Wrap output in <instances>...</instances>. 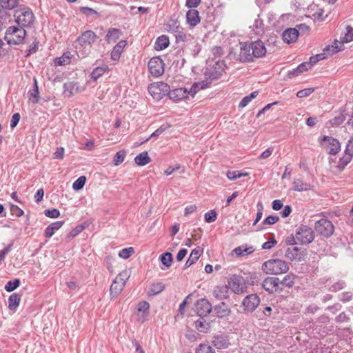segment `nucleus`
<instances>
[{
    "mask_svg": "<svg viewBox=\"0 0 353 353\" xmlns=\"http://www.w3.org/2000/svg\"><path fill=\"white\" fill-rule=\"evenodd\" d=\"M21 301V296L17 293L12 294L8 298V308L10 310L15 311Z\"/></svg>",
    "mask_w": 353,
    "mask_h": 353,
    "instance_id": "30",
    "label": "nucleus"
},
{
    "mask_svg": "<svg viewBox=\"0 0 353 353\" xmlns=\"http://www.w3.org/2000/svg\"><path fill=\"white\" fill-rule=\"evenodd\" d=\"M168 97L172 101H181L188 97V90L185 88H179L173 90L170 89Z\"/></svg>",
    "mask_w": 353,
    "mask_h": 353,
    "instance_id": "19",
    "label": "nucleus"
},
{
    "mask_svg": "<svg viewBox=\"0 0 353 353\" xmlns=\"http://www.w3.org/2000/svg\"><path fill=\"white\" fill-rule=\"evenodd\" d=\"M314 91V88H308L299 90L296 93V97L299 98H303L310 96Z\"/></svg>",
    "mask_w": 353,
    "mask_h": 353,
    "instance_id": "58",
    "label": "nucleus"
},
{
    "mask_svg": "<svg viewBox=\"0 0 353 353\" xmlns=\"http://www.w3.org/2000/svg\"><path fill=\"white\" fill-rule=\"evenodd\" d=\"M43 213L49 218H58L60 216L59 210L56 208L45 210Z\"/></svg>",
    "mask_w": 353,
    "mask_h": 353,
    "instance_id": "55",
    "label": "nucleus"
},
{
    "mask_svg": "<svg viewBox=\"0 0 353 353\" xmlns=\"http://www.w3.org/2000/svg\"><path fill=\"white\" fill-rule=\"evenodd\" d=\"M39 42L37 39H35L33 43L30 46L28 50L26 51V57L30 56L32 54L35 53L39 48Z\"/></svg>",
    "mask_w": 353,
    "mask_h": 353,
    "instance_id": "60",
    "label": "nucleus"
},
{
    "mask_svg": "<svg viewBox=\"0 0 353 353\" xmlns=\"http://www.w3.org/2000/svg\"><path fill=\"white\" fill-rule=\"evenodd\" d=\"M294 283V276L292 274H290L284 276L282 280H280V287H288L291 288Z\"/></svg>",
    "mask_w": 353,
    "mask_h": 353,
    "instance_id": "42",
    "label": "nucleus"
},
{
    "mask_svg": "<svg viewBox=\"0 0 353 353\" xmlns=\"http://www.w3.org/2000/svg\"><path fill=\"white\" fill-rule=\"evenodd\" d=\"M14 17L18 27L23 29L30 27L34 21V14L32 10L26 6L17 9L14 12Z\"/></svg>",
    "mask_w": 353,
    "mask_h": 353,
    "instance_id": "1",
    "label": "nucleus"
},
{
    "mask_svg": "<svg viewBox=\"0 0 353 353\" xmlns=\"http://www.w3.org/2000/svg\"><path fill=\"white\" fill-rule=\"evenodd\" d=\"M225 67L226 65L224 61L219 60L211 68L205 71V77L210 81L218 79L222 76Z\"/></svg>",
    "mask_w": 353,
    "mask_h": 353,
    "instance_id": "10",
    "label": "nucleus"
},
{
    "mask_svg": "<svg viewBox=\"0 0 353 353\" xmlns=\"http://www.w3.org/2000/svg\"><path fill=\"white\" fill-rule=\"evenodd\" d=\"M182 28L177 20H170L166 24V29L168 32L174 34L179 31Z\"/></svg>",
    "mask_w": 353,
    "mask_h": 353,
    "instance_id": "41",
    "label": "nucleus"
},
{
    "mask_svg": "<svg viewBox=\"0 0 353 353\" xmlns=\"http://www.w3.org/2000/svg\"><path fill=\"white\" fill-rule=\"evenodd\" d=\"M293 190L297 192H303L310 190L311 185L309 183H304L300 179H295L293 181Z\"/></svg>",
    "mask_w": 353,
    "mask_h": 353,
    "instance_id": "31",
    "label": "nucleus"
},
{
    "mask_svg": "<svg viewBox=\"0 0 353 353\" xmlns=\"http://www.w3.org/2000/svg\"><path fill=\"white\" fill-rule=\"evenodd\" d=\"M204 218L205 222L212 223L216 221L217 218V214L215 210H212L205 214Z\"/></svg>",
    "mask_w": 353,
    "mask_h": 353,
    "instance_id": "52",
    "label": "nucleus"
},
{
    "mask_svg": "<svg viewBox=\"0 0 353 353\" xmlns=\"http://www.w3.org/2000/svg\"><path fill=\"white\" fill-rule=\"evenodd\" d=\"M150 305L147 301H141L138 304L137 310L143 312V314L148 313Z\"/></svg>",
    "mask_w": 353,
    "mask_h": 353,
    "instance_id": "64",
    "label": "nucleus"
},
{
    "mask_svg": "<svg viewBox=\"0 0 353 353\" xmlns=\"http://www.w3.org/2000/svg\"><path fill=\"white\" fill-rule=\"evenodd\" d=\"M345 286V283L343 281H339L334 283L330 288V291L333 292H336L342 289H343Z\"/></svg>",
    "mask_w": 353,
    "mask_h": 353,
    "instance_id": "57",
    "label": "nucleus"
},
{
    "mask_svg": "<svg viewBox=\"0 0 353 353\" xmlns=\"http://www.w3.org/2000/svg\"><path fill=\"white\" fill-rule=\"evenodd\" d=\"M260 303V299L256 294H252L246 296L243 301L242 306L246 313L254 312Z\"/></svg>",
    "mask_w": 353,
    "mask_h": 353,
    "instance_id": "13",
    "label": "nucleus"
},
{
    "mask_svg": "<svg viewBox=\"0 0 353 353\" xmlns=\"http://www.w3.org/2000/svg\"><path fill=\"white\" fill-rule=\"evenodd\" d=\"M307 255L306 249L297 246L290 247L285 250V256L291 261H304Z\"/></svg>",
    "mask_w": 353,
    "mask_h": 353,
    "instance_id": "8",
    "label": "nucleus"
},
{
    "mask_svg": "<svg viewBox=\"0 0 353 353\" xmlns=\"http://www.w3.org/2000/svg\"><path fill=\"white\" fill-rule=\"evenodd\" d=\"M263 288L269 294L281 292L283 288L280 287V279L278 277H267L262 283Z\"/></svg>",
    "mask_w": 353,
    "mask_h": 353,
    "instance_id": "12",
    "label": "nucleus"
},
{
    "mask_svg": "<svg viewBox=\"0 0 353 353\" xmlns=\"http://www.w3.org/2000/svg\"><path fill=\"white\" fill-rule=\"evenodd\" d=\"M134 161L138 165L143 166L149 163L151 159L147 152H143L134 158Z\"/></svg>",
    "mask_w": 353,
    "mask_h": 353,
    "instance_id": "35",
    "label": "nucleus"
},
{
    "mask_svg": "<svg viewBox=\"0 0 353 353\" xmlns=\"http://www.w3.org/2000/svg\"><path fill=\"white\" fill-rule=\"evenodd\" d=\"M161 263L166 267H170L173 261L172 254L166 252L160 256Z\"/></svg>",
    "mask_w": 353,
    "mask_h": 353,
    "instance_id": "44",
    "label": "nucleus"
},
{
    "mask_svg": "<svg viewBox=\"0 0 353 353\" xmlns=\"http://www.w3.org/2000/svg\"><path fill=\"white\" fill-rule=\"evenodd\" d=\"M26 31L18 26H10L7 28L4 39L9 45H19L23 42Z\"/></svg>",
    "mask_w": 353,
    "mask_h": 353,
    "instance_id": "3",
    "label": "nucleus"
},
{
    "mask_svg": "<svg viewBox=\"0 0 353 353\" xmlns=\"http://www.w3.org/2000/svg\"><path fill=\"white\" fill-rule=\"evenodd\" d=\"M241 52L239 54V59L241 62H252L254 61V57L252 50L251 44L248 43H240Z\"/></svg>",
    "mask_w": 353,
    "mask_h": 353,
    "instance_id": "16",
    "label": "nucleus"
},
{
    "mask_svg": "<svg viewBox=\"0 0 353 353\" xmlns=\"http://www.w3.org/2000/svg\"><path fill=\"white\" fill-rule=\"evenodd\" d=\"M127 44L126 41L121 40L114 48L111 52V59L114 61L119 60L123 48Z\"/></svg>",
    "mask_w": 353,
    "mask_h": 353,
    "instance_id": "26",
    "label": "nucleus"
},
{
    "mask_svg": "<svg viewBox=\"0 0 353 353\" xmlns=\"http://www.w3.org/2000/svg\"><path fill=\"white\" fill-rule=\"evenodd\" d=\"M326 58L325 53H320L317 54L315 56H312L310 57L309 63L310 65L312 67L314 64L319 62L321 60H323Z\"/></svg>",
    "mask_w": 353,
    "mask_h": 353,
    "instance_id": "53",
    "label": "nucleus"
},
{
    "mask_svg": "<svg viewBox=\"0 0 353 353\" xmlns=\"http://www.w3.org/2000/svg\"><path fill=\"white\" fill-rule=\"evenodd\" d=\"M10 210L12 215H15L17 217H20L23 214V210H21L17 205L11 203L10 205Z\"/></svg>",
    "mask_w": 353,
    "mask_h": 353,
    "instance_id": "56",
    "label": "nucleus"
},
{
    "mask_svg": "<svg viewBox=\"0 0 353 353\" xmlns=\"http://www.w3.org/2000/svg\"><path fill=\"white\" fill-rule=\"evenodd\" d=\"M228 286L236 294H243L247 288L243 277L236 274L232 275L229 279Z\"/></svg>",
    "mask_w": 353,
    "mask_h": 353,
    "instance_id": "7",
    "label": "nucleus"
},
{
    "mask_svg": "<svg viewBox=\"0 0 353 353\" xmlns=\"http://www.w3.org/2000/svg\"><path fill=\"white\" fill-rule=\"evenodd\" d=\"M14 241H12L6 248L0 251V263L5 259L6 255L11 250Z\"/></svg>",
    "mask_w": 353,
    "mask_h": 353,
    "instance_id": "61",
    "label": "nucleus"
},
{
    "mask_svg": "<svg viewBox=\"0 0 353 353\" xmlns=\"http://www.w3.org/2000/svg\"><path fill=\"white\" fill-rule=\"evenodd\" d=\"M230 288L228 285H217L214 288L213 296L218 300H225L229 298Z\"/></svg>",
    "mask_w": 353,
    "mask_h": 353,
    "instance_id": "22",
    "label": "nucleus"
},
{
    "mask_svg": "<svg viewBox=\"0 0 353 353\" xmlns=\"http://www.w3.org/2000/svg\"><path fill=\"white\" fill-rule=\"evenodd\" d=\"M21 281L19 279H15L12 281H9L5 285V290L7 292H12L20 285Z\"/></svg>",
    "mask_w": 353,
    "mask_h": 353,
    "instance_id": "47",
    "label": "nucleus"
},
{
    "mask_svg": "<svg viewBox=\"0 0 353 353\" xmlns=\"http://www.w3.org/2000/svg\"><path fill=\"white\" fill-rule=\"evenodd\" d=\"M0 5L4 10H12L19 5V0H0Z\"/></svg>",
    "mask_w": 353,
    "mask_h": 353,
    "instance_id": "40",
    "label": "nucleus"
},
{
    "mask_svg": "<svg viewBox=\"0 0 353 353\" xmlns=\"http://www.w3.org/2000/svg\"><path fill=\"white\" fill-rule=\"evenodd\" d=\"M203 248L199 246L192 250L188 260L186 261L184 265L183 268L186 269L192 264L195 263L200 257V256L201 255V254L203 253Z\"/></svg>",
    "mask_w": 353,
    "mask_h": 353,
    "instance_id": "25",
    "label": "nucleus"
},
{
    "mask_svg": "<svg viewBox=\"0 0 353 353\" xmlns=\"http://www.w3.org/2000/svg\"><path fill=\"white\" fill-rule=\"evenodd\" d=\"M88 226V224L86 223H83L82 224H79L77 225L74 229H72L68 234V239L70 240L76 236H77L79 234H80L86 227Z\"/></svg>",
    "mask_w": 353,
    "mask_h": 353,
    "instance_id": "43",
    "label": "nucleus"
},
{
    "mask_svg": "<svg viewBox=\"0 0 353 353\" xmlns=\"http://www.w3.org/2000/svg\"><path fill=\"white\" fill-rule=\"evenodd\" d=\"M279 220V217L277 215H269L263 221V225H273Z\"/></svg>",
    "mask_w": 353,
    "mask_h": 353,
    "instance_id": "59",
    "label": "nucleus"
},
{
    "mask_svg": "<svg viewBox=\"0 0 353 353\" xmlns=\"http://www.w3.org/2000/svg\"><path fill=\"white\" fill-rule=\"evenodd\" d=\"M124 283H120L117 278H115L110 286V294L112 297H116L123 291L125 287Z\"/></svg>",
    "mask_w": 353,
    "mask_h": 353,
    "instance_id": "27",
    "label": "nucleus"
},
{
    "mask_svg": "<svg viewBox=\"0 0 353 353\" xmlns=\"http://www.w3.org/2000/svg\"><path fill=\"white\" fill-rule=\"evenodd\" d=\"M347 32L345 33L343 39V43H349L353 41V28L350 26H347L346 28Z\"/></svg>",
    "mask_w": 353,
    "mask_h": 353,
    "instance_id": "54",
    "label": "nucleus"
},
{
    "mask_svg": "<svg viewBox=\"0 0 353 353\" xmlns=\"http://www.w3.org/2000/svg\"><path fill=\"white\" fill-rule=\"evenodd\" d=\"M121 35V30L118 28H110L105 36V40L108 43L116 42Z\"/></svg>",
    "mask_w": 353,
    "mask_h": 353,
    "instance_id": "29",
    "label": "nucleus"
},
{
    "mask_svg": "<svg viewBox=\"0 0 353 353\" xmlns=\"http://www.w3.org/2000/svg\"><path fill=\"white\" fill-rule=\"evenodd\" d=\"M169 39L165 35L159 37L155 42L154 48L157 50H162L169 46Z\"/></svg>",
    "mask_w": 353,
    "mask_h": 353,
    "instance_id": "32",
    "label": "nucleus"
},
{
    "mask_svg": "<svg viewBox=\"0 0 353 353\" xmlns=\"http://www.w3.org/2000/svg\"><path fill=\"white\" fill-rule=\"evenodd\" d=\"M86 182V177L85 176H79L72 184L73 190L79 191L81 190Z\"/></svg>",
    "mask_w": 353,
    "mask_h": 353,
    "instance_id": "46",
    "label": "nucleus"
},
{
    "mask_svg": "<svg viewBox=\"0 0 353 353\" xmlns=\"http://www.w3.org/2000/svg\"><path fill=\"white\" fill-rule=\"evenodd\" d=\"M212 310L210 302L206 299H200L194 304V311L200 317L206 316Z\"/></svg>",
    "mask_w": 353,
    "mask_h": 353,
    "instance_id": "14",
    "label": "nucleus"
},
{
    "mask_svg": "<svg viewBox=\"0 0 353 353\" xmlns=\"http://www.w3.org/2000/svg\"><path fill=\"white\" fill-rule=\"evenodd\" d=\"M148 69L153 77H160L164 72V62L159 57H153L148 62Z\"/></svg>",
    "mask_w": 353,
    "mask_h": 353,
    "instance_id": "11",
    "label": "nucleus"
},
{
    "mask_svg": "<svg viewBox=\"0 0 353 353\" xmlns=\"http://www.w3.org/2000/svg\"><path fill=\"white\" fill-rule=\"evenodd\" d=\"M148 92L156 100H160L165 96H168L170 85L163 82H157L150 84Z\"/></svg>",
    "mask_w": 353,
    "mask_h": 353,
    "instance_id": "4",
    "label": "nucleus"
},
{
    "mask_svg": "<svg viewBox=\"0 0 353 353\" xmlns=\"http://www.w3.org/2000/svg\"><path fill=\"white\" fill-rule=\"evenodd\" d=\"M298 37L299 31L296 28H288L282 34L283 41L288 44L295 42Z\"/></svg>",
    "mask_w": 353,
    "mask_h": 353,
    "instance_id": "23",
    "label": "nucleus"
},
{
    "mask_svg": "<svg viewBox=\"0 0 353 353\" xmlns=\"http://www.w3.org/2000/svg\"><path fill=\"white\" fill-rule=\"evenodd\" d=\"M353 155L345 151V154L339 159L337 168L340 170H343L345 167L352 161Z\"/></svg>",
    "mask_w": 353,
    "mask_h": 353,
    "instance_id": "37",
    "label": "nucleus"
},
{
    "mask_svg": "<svg viewBox=\"0 0 353 353\" xmlns=\"http://www.w3.org/2000/svg\"><path fill=\"white\" fill-rule=\"evenodd\" d=\"M321 144L326 149L329 154L335 155L341 150V143L332 137L324 136L321 139Z\"/></svg>",
    "mask_w": 353,
    "mask_h": 353,
    "instance_id": "9",
    "label": "nucleus"
},
{
    "mask_svg": "<svg viewBox=\"0 0 353 353\" xmlns=\"http://www.w3.org/2000/svg\"><path fill=\"white\" fill-rule=\"evenodd\" d=\"M212 343L216 349L228 348L230 344L229 337L225 334L214 336Z\"/></svg>",
    "mask_w": 353,
    "mask_h": 353,
    "instance_id": "20",
    "label": "nucleus"
},
{
    "mask_svg": "<svg viewBox=\"0 0 353 353\" xmlns=\"http://www.w3.org/2000/svg\"><path fill=\"white\" fill-rule=\"evenodd\" d=\"M187 23L191 27H195L200 23L199 12L195 9H190L186 13Z\"/></svg>",
    "mask_w": 353,
    "mask_h": 353,
    "instance_id": "24",
    "label": "nucleus"
},
{
    "mask_svg": "<svg viewBox=\"0 0 353 353\" xmlns=\"http://www.w3.org/2000/svg\"><path fill=\"white\" fill-rule=\"evenodd\" d=\"M196 328L201 332H208L210 329V323H206L203 317H200L199 319L195 321Z\"/></svg>",
    "mask_w": 353,
    "mask_h": 353,
    "instance_id": "39",
    "label": "nucleus"
},
{
    "mask_svg": "<svg viewBox=\"0 0 353 353\" xmlns=\"http://www.w3.org/2000/svg\"><path fill=\"white\" fill-rule=\"evenodd\" d=\"M80 12L86 15V16H92L93 14H96L97 16H99V13L94 10V9L91 8H88V7H81L80 9H79Z\"/></svg>",
    "mask_w": 353,
    "mask_h": 353,
    "instance_id": "63",
    "label": "nucleus"
},
{
    "mask_svg": "<svg viewBox=\"0 0 353 353\" xmlns=\"http://www.w3.org/2000/svg\"><path fill=\"white\" fill-rule=\"evenodd\" d=\"M130 272H129V270H123L122 272H121L117 276L116 278L118 279V281L120 282V283H124L125 284L126 283V281L128 280V279L130 278Z\"/></svg>",
    "mask_w": 353,
    "mask_h": 353,
    "instance_id": "51",
    "label": "nucleus"
},
{
    "mask_svg": "<svg viewBox=\"0 0 353 353\" xmlns=\"http://www.w3.org/2000/svg\"><path fill=\"white\" fill-rule=\"evenodd\" d=\"M83 90V88L77 82L68 81L63 84V93L68 97H71Z\"/></svg>",
    "mask_w": 353,
    "mask_h": 353,
    "instance_id": "17",
    "label": "nucleus"
},
{
    "mask_svg": "<svg viewBox=\"0 0 353 353\" xmlns=\"http://www.w3.org/2000/svg\"><path fill=\"white\" fill-rule=\"evenodd\" d=\"M296 239L301 244H309L314 239V233L312 229L307 225H301L296 231Z\"/></svg>",
    "mask_w": 353,
    "mask_h": 353,
    "instance_id": "6",
    "label": "nucleus"
},
{
    "mask_svg": "<svg viewBox=\"0 0 353 353\" xmlns=\"http://www.w3.org/2000/svg\"><path fill=\"white\" fill-rule=\"evenodd\" d=\"M196 353H215V351L210 345L200 344Z\"/></svg>",
    "mask_w": 353,
    "mask_h": 353,
    "instance_id": "49",
    "label": "nucleus"
},
{
    "mask_svg": "<svg viewBox=\"0 0 353 353\" xmlns=\"http://www.w3.org/2000/svg\"><path fill=\"white\" fill-rule=\"evenodd\" d=\"M262 270L267 274H280L287 272L289 270V265L285 261L270 259L263 263Z\"/></svg>",
    "mask_w": 353,
    "mask_h": 353,
    "instance_id": "2",
    "label": "nucleus"
},
{
    "mask_svg": "<svg viewBox=\"0 0 353 353\" xmlns=\"http://www.w3.org/2000/svg\"><path fill=\"white\" fill-rule=\"evenodd\" d=\"M314 229L321 236L329 238L334 233V226L330 220L321 219L315 223Z\"/></svg>",
    "mask_w": 353,
    "mask_h": 353,
    "instance_id": "5",
    "label": "nucleus"
},
{
    "mask_svg": "<svg viewBox=\"0 0 353 353\" xmlns=\"http://www.w3.org/2000/svg\"><path fill=\"white\" fill-rule=\"evenodd\" d=\"M126 155V152L124 150H119L116 153L113 159V163L115 165H119L123 162Z\"/></svg>",
    "mask_w": 353,
    "mask_h": 353,
    "instance_id": "45",
    "label": "nucleus"
},
{
    "mask_svg": "<svg viewBox=\"0 0 353 353\" xmlns=\"http://www.w3.org/2000/svg\"><path fill=\"white\" fill-rule=\"evenodd\" d=\"M176 41L177 43L181 41H186L188 40V38L190 37V34H187L185 32L183 31V28H181L179 31L174 34Z\"/></svg>",
    "mask_w": 353,
    "mask_h": 353,
    "instance_id": "48",
    "label": "nucleus"
},
{
    "mask_svg": "<svg viewBox=\"0 0 353 353\" xmlns=\"http://www.w3.org/2000/svg\"><path fill=\"white\" fill-rule=\"evenodd\" d=\"M134 252V250L133 248L130 247L127 248L122 249L119 253V256L124 259H128L133 253Z\"/></svg>",
    "mask_w": 353,
    "mask_h": 353,
    "instance_id": "50",
    "label": "nucleus"
},
{
    "mask_svg": "<svg viewBox=\"0 0 353 353\" xmlns=\"http://www.w3.org/2000/svg\"><path fill=\"white\" fill-rule=\"evenodd\" d=\"M250 44L254 58L262 57L265 54L266 48L263 41L257 40Z\"/></svg>",
    "mask_w": 353,
    "mask_h": 353,
    "instance_id": "21",
    "label": "nucleus"
},
{
    "mask_svg": "<svg viewBox=\"0 0 353 353\" xmlns=\"http://www.w3.org/2000/svg\"><path fill=\"white\" fill-rule=\"evenodd\" d=\"M165 289V285L162 282L153 283L150 285V287L148 291L149 296H154L159 294Z\"/></svg>",
    "mask_w": 353,
    "mask_h": 353,
    "instance_id": "33",
    "label": "nucleus"
},
{
    "mask_svg": "<svg viewBox=\"0 0 353 353\" xmlns=\"http://www.w3.org/2000/svg\"><path fill=\"white\" fill-rule=\"evenodd\" d=\"M215 315L219 319H223L229 316L231 310L225 302H221L213 307Z\"/></svg>",
    "mask_w": 353,
    "mask_h": 353,
    "instance_id": "18",
    "label": "nucleus"
},
{
    "mask_svg": "<svg viewBox=\"0 0 353 353\" xmlns=\"http://www.w3.org/2000/svg\"><path fill=\"white\" fill-rule=\"evenodd\" d=\"M29 93L30 95V100H31L33 103H37L39 99V92L37 81L36 79H34L33 88L31 90H30Z\"/></svg>",
    "mask_w": 353,
    "mask_h": 353,
    "instance_id": "38",
    "label": "nucleus"
},
{
    "mask_svg": "<svg viewBox=\"0 0 353 353\" xmlns=\"http://www.w3.org/2000/svg\"><path fill=\"white\" fill-rule=\"evenodd\" d=\"M108 70V66L107 65H103L101 66H99L95 68L92 72H91V79L94 81H97L99 78H100L107 70Z\"/></svg>",
    "mask_w": 353,
    "mask_h": 353,
    "instance_id": "36",
    "label": "nucleus"
},
{
    "mask_svg": "<svg viewBox=\"0 0 353 353\" xmlns=\"http://www.w3.org/2000/svg\"><path fill=\"white\" fill-rule=\"evenodd\" d=\"M97 34L92 30H86L77 38V42L81 46H92L97 40Z\"/></svg>",
    "mask_w": 353,
    "mask_h": 353,
    "instance_id": "15",
    "label": "nucleus"
},
{
    "mask_svg": "<svg viewBox=\"0 0 353 353\" xmlns=\"http://www.w3.org/2000/svg\"><path fill=\"white\" fill-rule=\"evenodd\" d=\"M64 223V221H59L50 224L45 230L44 236L50 238L56 230L60 229Z\"/></svg>",
    "mask_w": 353,
    "mask_h": 353,
    "instance_id": "28",
    "label": "nucleus"
},
{
    "mask_svg": "<svg viewBox=\"0 0 353 353\" xmlns=\"http://www.w3.org/2000/svg\"><path fill=\"white\" fill-rule=\"evenodd\" d=\"M71 58V53L70 52H67L63 53L61 57H57L54 59V63L57 66L65 65L70 63Z\"/></svg>",
    "mask_w": 353,
    "mask_h": 353,
    "instance_id": "34",
    "label": "nucleus"
},
{
    "mask_svg": "<svg viewBox=\"0 0 353 353\" xmlns=\"http://www.w3.org/2000/svg\"><path fill=\"white\" fill-rule=\"evenodd\" d=\"M256 207H257V213H256V219L253 223L254 225H256L261 220L262 215H263V206L262 203L258 202Z\"/></svg>",
    "mask_w": 353,
    "mask_h": 353,
    "instance_id": "62",
    "label": "nucleus"
}]
</instances>
